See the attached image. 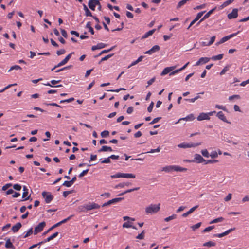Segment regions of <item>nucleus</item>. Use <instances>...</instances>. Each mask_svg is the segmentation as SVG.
Instances as JSON below:
<instances>
[{"mask_svg": "<svg viewBox=\"0 0 249 249\" xmlns=\"http://www.w3.org/2000/svg\"><path fill=\"white\" fill-rule=\"evenodd\" d=\"M160 203L158 205H150L145 209V211L147 213H156L160 209Z\"/></svg>", "mask_w": 249, "mask_h": 249, "instance_id": "1", "label": "nucleus"}, {"mask_svg": "<svg viewBox=\"0 0 249 249\" xmlns=\"http://www.w3.org/2000/svg\"><path fill=\"white\" fill-rule=\"evenodd\" d=\"M96 5H99V7H98V9L99 11H101L102 10V6H101V5L98 0H89V3H88V6L91 10L94 11L95 6Z\"/></svg>", "mask_w": 249, "mask_h": 249, "instance_id": "2", "label": "nucleus"}, {"mask_svg": "<svg viewBox=\"0 0 249 249\" xmlns=\"http://www.w3.org/2000/svg\"><path fill=\"white\" fill-rule=\"evenodd\" d=\"M42 196L45 198V201L46 203H50L53 198V196L50 193H47L44 191L42 193Z\"/></svg>", "mask_w": 249, "mask_h": 249, "instance_id": "3", "label": "nucleus"}, {"mask_svg": "<svg viewBox=\"0 0 249 249\" xmlns=\"http://www.w3.org/2000/svg\"><path fill=\"white\" fill-rule=\"evenodd\" d=\"M45 225L46 223L44 221L40 223L37 226L35 227V230L34 231V234L36 235L38 233L41 232L43 230Z\"/></svg>", "mask_w": 249, "mask_h": 249, "instance_id": "4", "label": "nucleus"}, {"mask_svg": "<svg viewBox=\"0 0 249 249\" xmlns=\"http://www.w3.org/2000/svg\"><path fill=\"white\" fill-rule=\"evenodd\" d=\"M84 207L87 211H89V210H91L92 209H99L100 207V206L97 203H92L85 205L84 206Z\"/></svg>", "mask_w": 249, "mask_h": 249, "instance_id": "5", "label": "nucleus"}, {"mask_svg": "<svg viewBox=\"0 0 249 249\" xmlns=\"http://www.w3.org/2000/svg\"><path fill=\"white\" fill-rule=\"evenodd\" d=\"M201 144V142L196 143H182L178 145L179 147L180 148H188V147H196L198 145H200Z\"/></svg>", "mask_w": 249, "mask_h": 249, "instance_id": "6", "label": "nucleus"}, {"mask_svg": "<svg viewBox=\"0 0 249 249\" xmlns=\"http://www.w3.org/2000/svg\"><path fill=\"white\" fill-rule=\"evenodd\" d=\"M212 114V113H209L208 114L205 113H201L199 114V115L197 117V119L198 121H201L204 120H209L210 119L209 115Z\"/></svg>", "mask_w": 249, "mask_h": 249, "instance_id": "7", "label": "nucleus"}, {"mask_svg": "<svg viewBox=\"0 0 249 249\" xmlns=\"http://www.w3.org/2000/svg\"><path fill=\"white\" fill-rule=\"evenodd\" d=\"M238 17V9L234 8L232 10V12L228 15V18L229 19H231L232 18H235Z\"/></svg>", "mask_w": 249, "mask_h": 249, "instance_id": "8", "label": "nucleus"}, {"mask_svg": "<svg viewBox=\"0 0 249 249\" xmlns=\"http://www.w3.org/2000/svg\"><path fill=\"white\" fill-rule=\"evenodd\" d=\"M160 49V47L159 45H155L153 47H152L151 49H150L149 50L145 52L144 53V54H151L153 53L159 51Z\"/></svg>", "mask_w": 249, "mask_h": 249, "instance_id": "9", "label": "nucleus"}, {"mask_svg": "<svg viewBox=\"0 0 249 249\" xmlns=\"http://www.w3.org/2000/svg\"><path fill=\"white\" fill-rule=\"evenodd\" d=\"M234 230H235V228H231V229H230L226 231H225L224 232H223L222 233L214 234L213 236L215 237L221 238V237H224V236L228 235L229 233H230L231 231H233Z\"/></svg>", "mask_w": 249, "mask_h": 249, "instance_id": "10", "label": "nucleus"}, {"mask_svg": "<svg viewBox=\"0 0 249 249\" xmlns=\"http://www.w3.org/2000/svg\"><path fill=\"white\" fill-rule=\"evenodd\" d=\"M234 230H235V228H231V229H230L226 231H225L224 232H223L222 233L214 234L213 236L215 237L221 238V237H224V236L228 235L229 233H230L231 231H233Z\"/></svg>", "mask_w": 249, "mask_h": 249, "instance_id": "11", "label": "nucleus"}, {"mask_svg": "<svg viewBox=\"0 0 249 249\" xmlns=\"http://www.w3.org/2000/svg\"><path fill=\"white\" fill-rule=\"evenodd\" d=\"M239 32V31H238L237 33H234V34H231L230 35L223 37V38H222L220 39V41L219 42V43L221 44V43H223L225 42V41H226L228 40H229V39H230L231 37L236 36Z\"/></svg>", "mask_w": 249, "mask_h": 249, "instance_id": "12", "label": "nucleus"}, {"mask_svg": "<svg viewBox=\"0 0 249 249\" xmlns=\"http://www.w3.org/2000/svg\"><path fill=\"white\" fill-rule=\"evenodd\" d=\"M195 161L198 163L204 162L206 161V160H205L200 155L196 154L195 155Z\"/></svg>", "mask_w": 249, "mask_h": 249, "instance_id": "13", "label": "nucleus"}, {"mask_svg": "<svg viewBox=\"0 0 249 249\" xmlns=\"http://www.w3.org/2000/svg\"><path fill=\"white\" fill-rule=\"evenodd\" d=\"M210 58L208 57H201L199 60L196 63V65L198 66L200 65L201 63L205 64L209 61Z\"/></svg>", "mask_w": 249, "mask_h": 249, "instance_id": "14", "label": "nucleus"}, {"mask_svg": "<svg viewBox=\"0 0 249 249\" xmlns=\"http://www.w3.org/2000/svg\"><path fill=\"white\" fill-rule=\"evenodd\" d=\"M216 9V7H214L211 10L209 11L207 14H206L204 17L200 19V20L197 23V24H199L201 22L208 18L210 15Z\"/></svg>", "mask_w": 249, "mask_h": 249, "instance_id": "15", "label": "nucleus"}, {"mask_svg": "<svg viewBox=\"0 0 249 249\" xmlns=\"http://www.w3.org/2000/svg\"><path fill=\"white\" fill-rule=\"evenodd\" d=\"M22 227V225L21 223L18 222L16 223L15 225L13 226L12 228V230L14 232H17L18 231V230Z\"/></svg>", "mask_w": 249, "mask_h": 249, "instance_id": "16", "label": "nucleus"}, {"mask_svg": "<svg viewBox=\"0 0 249 249\" xmlns=\"http://www.w3.org/2000/svg\"><path fill=\"white\" fill-rule=\"evenodd\" d=\"M106 46V44L103 43H98L97 45L93 46L91 48V50L92 51H94L97 49H102L103 48H105Z\"/></svg>", "mask_w": 249, "mask_h": 249, "instance_id": "17", "label": "nucleus"}, {"mask_svg": "<svg viewBox=\"0 0 249 249\" xmlns=\"http://www.w3.org/2000/svg\"><path fill=\"white\" fill-rule=\"evenodd\" d=\"M198 207V205H196V206L192 207V208H191L190 209L189 211H188L186 213H184L183 214H182V216L184 217L187 216L189 214H190V213H192Z\"/></svg>", "mask_w": 249, "mask_h": 249, "instance_id": "18", "label": "nucleus"}, {"mask_svg": "<svg viewBox=\"0 0 249 249\" xmlns=\"http://www.w3.org/2000/svg\"><path fill=\"white\" fill-rule=\"evenodd\" d=\"M174 67L165 68L162 71L160 75L162 76L169 73L171 71H172L174 69Z\"/></svg>", "mask_w": 249, "mask_h": 249, "instance_id": "19", "label": "nucleus"}, {"mask_svg": "<svg viewBox=\"0 0 249 249\" xmlns=\"http://www.w3.org/2000/svg\"><path fill=\"white\" fill-rule=\"evenodd\" d=\"M219 119L220 120L223 121L225 122L228 123V121L227 120L224 113L222 111H219L217 113L216 115Z\"/></svg>", "mask_w": 249, "mask_h": 249, "instance_id": "20", "label": "nucleus"}, {"mask_svg": "<svg viewBox=\"0 0 249 249\" xmlns=\"http://www.w3.org/2000/svg\"><path fill=\"white\" fill-rule=\"evenodd\" d=\"M121 178H135V176L133 174L121 173Z\"/></svg>", "mask_w": 249, "mask_h": 249, "instance_id": "21", "label": "nucleus"}, {"mask_svg": "<svg viewBox=\"0 0 249 249\" xmlns=\"http://www.w3.org/2000/svg\"><path fill=\"white\" fill-rule=\"evenodd\" d=\"M83 9L84 10V11H85V16L86 17H88V16H92V13H91V12L89 10V9H88V8L87 7V6L85 4H83Z\"/></svg>", "mask_w": 249, "mask_h": 249, "instance_id": "22", "label": "nucleus"}, {"mask_svg": "<svg viewBox=\"0 0 249 249\" xmlns=\"http://www.w3.org/2000/svg\"><path fill=\"white\" fill-rule=\"evenodd\" d=\"M104 151H112V149L110 146H103L101 149L98 150L99 152H104Z\"/></svg>", "mask_w": 249, "mask_h": 249, "instance_id": "23", "label": "nucleus"}, {"mask_svg": "<svg viewBox=\"0 0 249 249\" xmlns=\"http://www.w3.org/2000/svg\"><path fill=\"white\" fill-rule=\"evenodd\" d=\"M58 235V232H55L53 235H52L51 236H50V237L47 238L46 239H45L44 241H42V242H43V244L46 242H49V241H51V240H52L53 238H54L55 237H56Z\"/></svg>", "mask_w": 249, "mask_h": 249, "instance_id": "24", "label": "nucleus"}, {"mask_svg": "<svg viewBox=\"0 0 249 249\" xmlns=\"http://www.w3.org/2000/svg\"><path fill=\"white\" fill-rule=\"evenodd\" d=\"M5 246L6 248H8V249H10V248L13 249H15V247L14 246L13 244L10 241V239H8L6 241Z\"/></svg>", "mask_w": 249, "mask_h": 249, "instance_id": "25", "label": "nucleus"}, {"mask_svg": "<svg viewBox=\"0 0 249 249\" xmlns=\"http://www.w3.org/2000/svg\"><path fill=\"white\" fill-rule=\"evenodd\" d=\"M215 36H212L211 38L210 41L208 43H206V42H203L202 43V45L203 46H207H207L211 45V44H212L214 42V41L215 40Z\"/></svg>", "mask_w": 249, "mask_h": 249, "instance_id": "26", "label": "nucleus"}, {"mask_svg": "<svg viewBox=\"0 0 249 249\" xmlns=\"http://www.w3.org/2000/svg\"><path fill=\"white\" fill-rule=\"evenodd\" d=\"M156 29H154L151 30L149 31L148 32L146 33L144 36L142 37V38H146L148 37L149 36L152 35L155 32Z\"/></svg>", "mask_w": 249, "mask_h": 249, "instance_id": "27", "label": "nucleus"}, {"mask_svg": "<svg viewBox=\"0 0 249 249\" xmlns=\"http://www.w3.org/2000/svg\"><path fill=\"white\" fill-rule=\"evenodd\" d=\"M86 28H88L89 30V32H90V33L92 35H93L94 34V31L93 29V28L91 26V22H88L86 25Z\"/></svg>", "mask_w": 249, "mask_h": 249, "instance_id": "28", "label": "nucleus"}, {"mask_svg": "<svg viewBox=\"0 0 249 249\" xmlns=\"http://www.w3.org/2000/svg\"><path fill=\"white\" fill-rule=\"evenodd\" d=\"M67 61L64 59L62 61H61L60 63H59L57 65H55L53 68L51 69V71H53L57 67H60L66 64Z\"/></svg>", "mask_w": 249, "mask_h": 249, "instance_id": "29", "label": "nucleus"}, {"mask_svg": "<svg viewBox=\"0 0 249 249\" xmlns=\"http://www.w3.org/2000/svg\"><path fill=\"white\" fill-rule=\"evenodd\" d=\"M123 227L124 228H132L134 229H137V228L134 226H133L132 225H131L130 223H129V222H125L123 224Z\"/></svg>", "mask_w": 249, "mask_h": 249, "instance_id": "30", "label": "nucleus"}, {"mask_svg": "<svg viewBox=\"0 0 249 249\" xmlns=\"http://www.w3.org/2000/svg\"><path fill=\"white\" fill-rule=\"evenodd\" d=\"M139 189H140V187H136V188H134L133 189H128V190L125 191V192L120 194L118 196H122V195H123L127 193H130V192H131L134 191L138 190Z\"/></svg>", "mask_w": 249, "mask_h": 249, "instance_id": "31", "label": "nucleus"}, {"mask_svg": "<svg viewBox=\"0 0 249 249\" xmlns=\"http://www.w3.org/2000/svg\"><path fill=\"white\" fill-rule=\"evenodd\" d=\"M173 169H174V170L176 171H179V172H181V171H186L187 170V169L186 168H182L181 167H179V166H173L172 167Z\"/></svg>", "mask_w": 249, "mask_h": 249, "instance_id": "32", "label": "nucleus"}, {"mask_svg": "<svg viewBox=\"0 0 249 249\" xmlns=\"http://www.w3.org/2000/svg\"><path fill=\"white\" fill-rule=\"evenodd\" d=\"M28 192H23V194H22V197L23 198H24V201H26V200H29L30 199V195L29 196H28L27 197V196L28 195Z\"/></svg>", "mask_w": 249, "mask_h": 249, "instance_id": "33", "label": "nucleus"}, {"mask_svg": "<svg viewBox=\"0 0 249 249\" xmlns=\"http://www.w3.org/2000/svg\"><path fill=\"white\" fill-rule=\"evenodd\" d=\"M223 56V55L222 54L213 56L212 57V59L213 60H221V59H222Z\"/></svg>", "mask_w": 249, "mask_h": 249, "instance_id": "34", "label": "nucleus"}, {"mask_svg": "<svg viewBox=\"0 0 249 249\" xmlns=\"http://www.w3.org/2000/svg\"><path fill=\"white\" fill-rule=\"evenodd\" d=\"M72 216H73V215H71V216H69L68 218H66V219H64V220H63L58 222V223H57L58 226H59L60 225H61L62 224L66 222L67 221L70 220L71 218V217H72Z\"/></svg>", "mask_w": 249, "mask_h": 249, "instance_id": "35", "label": "nucleus"}, {"mask_svg": "<svg viewBox=\"0 0 249 249\" xmlns=\"http://www.w3.org/2000/svg\"><path fill=\"white\" fill-rule=\"evenodd\" d=\"M203 246H207V247L214 246H215V243L214 242H212V241H209V242L205 243L203 244Z\"/></svg>", "mask_w": 249, "mask_h": 249, "instance_id": "36", "label": "nucleus"}, {"mask_svg": "<svg viewBox=\"0 0 249 249\" xmlns=\"http://www.w3.org/2000/svg\"><path fill=\"white\" fill-rule=\"evenodd\" d=\"M113 55V54H109L108 55L105 56V57H103L101 59V61L99 62V64H100L102 61H104L107 60L108 59H109V58L112 57Z\"/></svg>", "mask_w": 249, "mask_h": 249, "instance_id": "37", "label": "nucleus"}, {"mask_svg": "<svg viewBox=\"0 0 249 249\" xmlns=\"http://www.w3.org/2000/svg\"><path fill=\"white\" fill-rule=\"evenodd\" d=\"M223 220H224V218L223 217H218L217 218L214 219V220H213V221L210 222V224L215 223H217L219 222H221Z\"/></svg>", "mask_w": 249, "mask_h": 249, "instance_id": "38", "label": "nucleus"}, {"mask_svg": "<svg viewBox=\"0 0 249 249\" xmlns=\"http://www.w3.org/2000/svg\"><path fill=\"white\" fill-rule=\"evenodd\" d=\"M194 119H195V117H194V115L193 114H190V115L187 116L185 118L180 119L179 120H193Z\"/></svg>", "mask_w": 249, "mask_h": 249, "instance_id": "39", "label": "nucleus"}, {"mask_svg": "<svg viewBox=\"0 0 249 249\" xmlns=\"http://www.w3.org/2000/svg\"><path fill=\"white\" fill-rule=\"evenodd\" d=\"M124 198H121V197H119V198H113L111 200H110V203L111 204H113V203H116V202H118L120 201H121V200L123 199Z\"/></svg>", "mask_w": 249, "mask_h": 249, "instance_id": "40", "label": "nucleus"}, {"mask_svg": "<svg viewBox=\"0 0 249 249\" xmlns=\"http://www.w3.org/2000/svg\"><path fill=\"white\" fill-rule=\"evenodd\" d=\"M144 237V230H143L142 232L138 234V235L136 237V238L138 239H143Z\"/></svg>", "mask_w": 249, "mask_h": 249, "instance_id": "41", "label": "nucleus"}, {"mask_svg": "<svg viewBox=\"0 0 249 249\" xmlns=\"http://www.w3.org/2000/svg\"><path fill=\"white\" fill-rule=\"evenodd\" d=\"M206 12V11H202L201 12L198 13L196 17L195 18V19L197 21L203 15L204 13Z\"/></svg>", "mask_w": 249, "mask_h": 249, "instance_id": "42", "label": "nucleus"}, {"mask_svg": "<svg viewBox=\"0 0 249 249\" xmlns=\"http://www.w3.org/2000/svg\"><path fill=\"white\" fill-rule=\"evenodd\" d=\"M113 48H114V47H112L109 49L103 50L98 55H96L95 57H96L98 56H100V55H101L103 53H107L110 52L111 50H112L113 49Z\"/></svg>", "mask_w": 249, "mask_h": 249, "instance_id": "43", "label": "nucleus"}, {"mask_svg": "<svg viewBox=\"0 0 249 249\" xmlns=\"http://www.w3.org/2000/svg\"><path fill=\"white\" fill-rule=\"evenodd\" d=\"M201 222L198 223L195 225L192 226L191 228L192 229V230L193 231H195L196 229L199 228L200 227V226H201Z\"/></svg>", "mask_w": 249, "mask_h": 249, "instance_id": "44", "label": "nucleus"}, {"mask_svg": "<svg viewBox=\"0 0 249 249\" xmlns=\"http://www.w3.org/2000/svg\"><path fill=\"white\" fill-rule=\"evenodd\" d=\"M21 70V68L20 66H19L18 65H14V66H12L10 68V69L8 71H12V70Z\"/></svg>", "mask_w": 249, "mask_h": 249, "instance_id": "45", "label": "nucleus"}, {"mask_svg": "<svg viewBox=\"0 0 249 249\" xmlns=\"http://www.w3.org/2000/svg\"><path fill=\"white\" fill-rule=\"evenodd\" d=\"M176 217V214H173L171 216H170L168 217H166V218L164 219V220L166 222H168L170 220H171L172 219H175V218Z\"/></svg>", "mask_w": 249, "mask_h": 249, "instance_id": "46", "label": "nucleus"}, {"mask_svg": "<svg viewBox=\"0 0 249 249\" xmlns=\"http://www.w3.org/2000/svg\"><path fill=\"white\" fill-rule=\"evenodd\" d=\"M72 185V182L70 181H65L64 183H63V185L66 186L67 187H70Z\"/></svg>", "mask_w": 249, "mask_h": 249, "instance_id": "47", "label": "nucleus"}, {"mask_svg": "<svg viewBox=\"0 0 249 249\" xmlns=\"http://www.w3.org/2000/svg\"><path fill=\"white\" fill-rule=\"evenodd\" d=\"M73 192H74L73 190H71V191H64L63 193V196L64 197H66L68 195L73 193Z\"/></svg>", "mask_w": 249, "mask_h": 249, "instance_id": "48", "label": "nucleus"}, {"mask_svg": "<svg viewBox=\"0 0 249 249\" xmlns=\"http://www.w3.org/2000/svg\"><path fill=\"white\" fill-rule=\"evenodd\" d=\"M109 131L107 130H104L101 133V136L102 137H107L109 135Z\"/></svg>", "mask_w": 249, "mask_h": 249, "instance_id": "49", "label": "nucleus"}, {"mask_svg": "<svg viewBox=\"0 0 249 249\" xmlns=\"http://www.w3.org/2000/svg\"><path fill=\"white\" fill-rule=\"evenodd\" d=\"M33 233V229L31 228L25 234V235L24 236V238H26L29 236H30L31 234H32Z\"/></svg>", "mask_w": 249, "mask_h": 249, "instance_id": "50", "label": "nucleus"}, {"mask_svg": "<svg viewBox=\"0 0 249 249\" xmlns=\"http://www.w3.org/2000/svg\"><path fill=\"white\" fill-rule=\"evenodd\" d=\"M126 90L125 89L123 88H120V89H111V90H108L107 91H110V92H119L121 90Z\"/></svg>", "mask_w": 249, "mask_h": 249, "instance_id": "51", "label": "nucleus"}, {"mask_svg": "<svg viewBox=\"0 0 249 249\" xmlns=\"http://www.w3.org/2000/svg\"><path fill=\"white\" fill-rule=\"evenodd\" d=\"M13 187L15 190L17 191H20L21 189V186L18 184H14L13 186Z\"/></svg>", "mask_w": 249, "mask_h": 249, "instance_id": "52", "label": "nucleus"}, {"mask_svg": "<svg viewBox=\"0 0 249 249\" xmlns=\"http://www.w3.org/2000/svg\"><path fill=\"white\" fill-rule=\"evenodd\" d=\"M161 119V117L155 118L149 123V124H153L158 122Z\"/></svg>", "mask_w": 249, "mask_h": 249, "instance_id": "53", "label": "nucleus"}, {"mask_svg": "<svg viewBox=\"0 0 249 249\" xmlns=\"http://www.w3.org/2000/svg\"><path fill=\"white\" fill-rule=\"evenodd\" d=\"M74 100V98H73V97H71V98H70L68 99H66V100H61L60 101V103H64V102L69 103V102H72V101H73Z\"/></svg>", "mask_w": 249, "mask_h": 249, "instance_id": "54", "label": "nucleus"}, {"mask_svg": "<svg viewBox=\"0 0 249 249\" xmlns=\"http://www.w3.org/2000/svg\"><path fill=\"white\" fill-rule=\"evenodd\" d=\"M201 153L205 157H209V153L208 151H207V150H206V149L202 150Z\"/></svg>", "mask_w": 249, "mask_h": 249, "instance_id": "55", "label": "nucleus"}, {"mask_svg": "<svg viewBox=\"0 0 249 249\" xmlns=\"http://www.w3.org/2000/svg\"><path fill=\"white\" fill-rule=\"evenodd\" d=\"M12 186V184L11 183H8V184H5V185H4L2 187V190L3 191H5L8 188H9V187H11Z\"/></svg>", "mask_w": 249, "mask_h": 249, "instance_id": "56", "label": "nucleus"}, {"mask_svg": "<svg viewBox=\"0 0 249 249\" xmlns=\"http://www.w3.org/2000/svg\"><path fill=\"white\" fill-rule=\"evenodd\" d=\"M154 103L153 102H152L149 107H148L147 108V111L149 112H151L152 111V109L153 108V106H154Z\"/></svg>", "mask_w": 249, "mask_h": 249, "instance_id": "57", "label": "nucleus"}, {"mask_svg": "<svg viewBox=\"0 0 249 249\" xmlns=\"http://www.w3.org/2000/svg\"><path fill=\"white\" fill-rule=\"evenodd\" d=\"M214 228V226H211L204 229L203 231V232H206L210 231L211 230Z\"/></svg>", "mask_w": 249, "mask_h": 249, "instance_id": "58", "label": "nucleus"}, {"mask_svg": "<svg viewBox=\"0 0 249 249\" xmlns=\"http://www.w3.org/2000/svg\"><path fill=\"white\" fill-rule=\"evenodd\" d=\"M240 96L239 95H232V96H231L229 97V100H231L233 99H240Z\"/></svg>", "mask_w": 249, "mask_h": 249, "instance_id": "59", "label": "nucleus"}, {"mask_svg": "<svg viewBox=\"0 0 249 249\" xmlns=\"http://www.w3.org/2000/svg\"><path fill=\"white\" fill-rule=\"evenodd\" d=\"M217 162V160H206L205 161L204 164H207L208 163H213Z\"/></svg>", "mask_w": 249, "mask_h": 249, "instance_id": "60", "label": "nucleus"}, {"mask_svg": "<svg viewBox=\"0 0 249 249\" xmlns=\"http://www.w3.org/2000/svg\"><path fill=\"white\" fill-rule=\"evenodd\" d=\"M229 70V66H226L224 67V68L221 71L220 73V75L224 74L227 71Z\"/></svg>", "mask_w": 249, "mask_h": 249, "instance_id": "61", "label": "nucleus"}, {"mask_svg": "<svg viewBox=\"0 0 249 249\" xmlns=\"http://www.w3.org/2000/svg\"><path fill=\"white\" fill-rule=\"evenodd\" d=\"M65 50L64 49H61L60 50H58L57 52H56V54L58 55H62V54H63L65 53Z\"/></svg>", "mask_w": 249, "mask_h": 249, "instance_id": "62", "label": "nucleus"}, {"mask_svg": "<svg viewBox=\"0 0 249 249\" xmlns=\"http://www.w3.org/2000/svg\"><path fill=\"white\" fill-rule=\"evenodd\" d=\"M110 158L108 157L106 159H105L104 160H102L101 161V163H110L111 161H110Z\"/></svg>", "mask_w": 249, "mask_h": 249, "instance_id": "63", "label": "nucleus"}, {"mask_svg": "<svg viewBox=\"0 0 249 249\" xmlns=\"http://www.w3.org/2000/svg\"><path fill=\"white\" fill-rule=\"evenodd\" d=\"M88 171H89V169H87L86 170L83 171V172L79 174V177L81 178V177H83L85 175H86L88 172Z\"/></svg>", "mask_w": 249, "mask_h": 249, "instance_id": "64", "label": "nucleus"}]
</instances>
